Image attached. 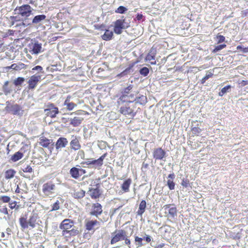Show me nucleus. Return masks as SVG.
Masks as SVG:
<instances>
[{
    "mask_svg": "<svg viewBox=\"0 0 248 248\" xmlns=\"http://www.w3.org/2000/svg\"><path fill=\"white\" fill-rule=\"evenodd\" d=\"M52 142V140L48 139L45 137H42L39 139V144L44 148H48Z\"/></svg>",
    "mask_w": 248,
    "mask_h": 248,
    "instance_id": "24",
    "label": "nucleus"
},
{
    "mask_svg": "<svg viewBox=\"0 0 248 248\" xmlns=\"http://www.w3.org/2000/svg\"><path fill=\"white\" fill-rule=\"evenodd\" d=\"M3 212L6 215H7L8 214L7 209L6 207L3 208Z\"/></svg>",
    "mask_w": 248,
    "mask_h": 248,
    "instance_id": "64",
    "label": "nucleus"
},
{
    "mask_svg": "<svg viewBox=\"0 0 248 248\" xmlns=\"http://www.w3.org/2000/svg\"><path fill=\"white\" fill-rule=\"evenodd\" d=\"M70 174L73 178L78 179L80 176L79 169L76 167L72 168L70 170Z\"/></svg>",
    "mask_w": 248,
    "mask_h": 248,
    "instance_id": "27",
    "label": "nucleus"
},
{
    "mask_svg": "<svg viewBox=\"0 0 248 248\" xmlns=\"http://www.w3.org/2000/svg\"><path fill=\"white\" fill-rule=\"evenodd\" d=\"M99 224V221L96 219L88 220L85 223V228L87 230L90 231L93 229L94 226Z\"/></svg>",
    "mask_w": 248,
    "mask_h": 248,
    "instance_id": "23",
    "label": "nucleus"
},
{
    "mask_svg": "<svg viewBox=\"0 0 248 248\" xmlns=\"http://www.w3.org/2000/svg\"><path fill=\"white\" fill-rule=\"evenodd\" d=\"M83 118H79L78 117H75L71 121L70 124L74 127L79 125L82 123Z\"/></svg>",
    "mask_w": 248,
    "mask_h": 248,
    "instance_id": "34",
    "label": "nucleus"
},
{
    "mask_svg": "<svg viewBox=\"0 0 248 248\" xmlns=\"http://www.w3.org/2000/svg\"><path fill=\"white\" fill-rule=\"evenodd\" d=\"M127 10V9L126 7L123 6H120L115 11V12L119 14H124Z\"/></svg>",
    "mask_w": 248,
    "mask_h": 248,
    "instance_id": "43",
    "label": "nucleus"
},
{
    "mask_svg": "<svg viewBox=\"0 0 248 248\" xmlns=\"http://www.w3.org/2000/svg\"><path fill=\"white\" fill-rule=\"evenodd\" d=\"M23 26L24 27H25L26 26V24L25 23H24L23 22H22L21 23L19 24H17L16 25V27L17 26Z\"/></svg>",
    "mask_w": 248,
    "mask_h": 248,
    "instance_id": "63",
    "label": "nucleus"
},
{
    "mask_svg": "<svg viewBox=\"0 0 248 248\" xmlns=\"http://www.w3.org/2000/svg\"><path fill=\"white\" fill-rule=\"evenodd\" d=\"M143 239L142 238L139 237L138 236H135V241L136 242H138V244H137L138 247H141L142 246V242Z\"/></svg>",
    "mask_w": 248,
    "mask_h": 248,
    "instance_id": "51",
    "label": "nucleus"
},
{
    "mask_svg": "<svg viewBox=\"0 0 248 248\" xmlns=\"http://www.w3.org/2000/svg\"><path fill=\"white\" fill-rule=\"evenodd\" d=\"M165 246V244L162 243V244H159L158 245H157L155 248H162L163 247H164Z\"/></svg>",
    "mask_w": 248,
    "mask_h": 248,
    "instance_id": "62",
    "label": "nucleus"
},
{
    "mask_svg": "<svg viewBox=\"0 0 248 248\" xmlns=\"http://www.w3.org/2000/svg\"><path fill=\"white\" fill-rule=\"evenodd\" d=\"M23 157V154L20 152H16L11 157V159L13 162H16Z\"/></svg>",
    "mask_w": 248,
    "mask_h": 248,
    "instance_id": "35",
    "label": "nucleus"
},
{
    "mask_svg": "<svg viewBox=\"0 0 248 248\" xmlns=\"http://www.w3.org/2000/svg\"><path fill=\"white\" fill-rule=\"evenodd\" d=\"M113 35V33L112 31L107 30L104 34L102 36L103 40L105 41H108L112 39Z\"/></svg>",
    "mask_w": 248,
    "mask_h": 248,
    "instance_id": "33",
    "label": "nucleus"
},
{
    "mask_svg": "<svg viewBox=\"0 0 248 248\" xmlns=\"http://www.w3.org/2000/svg\"><path fill=\"white\" fill-rule=\"evenodd\" d=\"M153 156L155 160H162L166 156V152L161 148H157L154 149Z\"/></svg>",
    "mask_w": 248,
    "mask_h": 248,
    "instance_id": "17",
    "label": "nucleus"
},
{
    "mask_svg": "<svg viewBox=\"0 0 248 248\" xmlns=\"http://www.w3.org/2000/svg\"><path fill=\"white\" fill-rule=\"evenodd\" d=\"M138 93V92H137L136 93L123 94L119 98L118 105H121V103H128L134 104L137 97L136 96Z\"/></svg>",
    "mask_w": 248,
    "mask_h": 248,
    "instance_id": "9",
    "label": "nucleus"
},
{
    "mask_svg": "<svg viewBox=\"0 0 248 248\" xmlns=\"http://www.w3.org/2000/svg\"><path fill=\"white\" fill-rule=\"evenodd\" d=\"M163 208L168 211V216L169 217H174L177 215V210L174 204H168L163 206Z\"/></svg>",
    "mask_w": 248,
    "mask_h": 248,
    "instance_id": "15",
    "label": "nucleus"
},
{
    "mask_svg": "<svg viewBox=\"0 0 248 248\" xmlns=\"http://www.w3.org/2000/svg\"><path fill=\"white\" fill-rule=\"evenodd\" d=\"M73 113L76 115H84L87 113L85 111L82 110H78L72 113L71 114Z\"/></svg>",
    "mask_w": 248,
    "mask_h": 248,
    "instance_id": "56",
    "label": "nucleus"
},
{
    "mask_svg": "<svg viewBox=\"0 0 248 248\" xmlns=\"http://www.w3.org/2000/svg\"><path fill=\"white\" fill-rule=\"evenodd\" d=\"M27 68V65L22 62H19L18 64L14 63L11 66H6L5 68L7 70L12 69L16 71H19L22 69H26Z\"/></svg>",
    "mask_w": 248,
    "mask_h": 248,
    "instance_id": "21",
    "label": "nucleus"
},
{
    "mask_svg": "<svg viewBox=\"0 0 248 248\" xmlns=\"http://www.w3.org/2000/svg\"><path fill=\"white\" fill-rule=\"evenodd\" d=\"M41 48L42 46L41 45L37 43H35L33 46L32 51L34 53L38 54L40 52Z\"/></svg>",
    "mask_w": 248,
    "mask_h": 248,
    "instance_id": "37",
    "label": "nucleus"
},
{
    "mask_svg": "<svg viewBox=\"0 0 248 248\" xmlns=\"http://www.w3.org/2000/svg\"><path fill=\"white\" fill-rule=\"evenodd\" d=\"M217 43H221L225 41V38L223 35H217Z\"/></svg>",
    "mask_w": 248,
    "mask_h": 248,
    "instance_id": "53",
    "label": "nucleus"
},
{
    "mask_svg": "<svg viewBox=\"0 0 248 248\" xmlns=\"http://www.w3.org/2000/svg\"><path fill=\"white\" fill-rule=\"evenodd\" d=\"M213 76V73L211 71H208L205 75L201 80V83L202 84H204L205 81L208 79L209 78L212 77Z\"/></svg>",
    "mask_w": 248,
    "mask_h": 248,
    "instance_id": "41",
    "label": "nucleus"
},
{
    "mask_svg": "<svg viewBox=\"0 0 248 248\" xmlns=\"http://www.w3.org/2000/svg\"><path fill=\"white\" fill-rule=\"evenodd\" d=\"M240 85L241 87H244L246 85H248V80H242L240 82L238 83Z\"/></svg>",
    "mask_w": 248,
    "mask_h": 248,
    "instance_id": "58",
    "label": "nucleus"
},
{
    "mask_svg": "<svg viewBox=\"0 0 248 248\" xmlns=\"http://www.w3.org/2000/svg\"><path fill=\"white\" fill-rule=\"evenodd\" d=\"M132 88H133L132 85H129L128 87H127L126 88L124 89L123 94H129V91L130 90H131Z\"/></svg>",
    "mask_w": 248,
    "mask_h": 248,
    "instance_id": "54",
    "label": "nucleus"
},
{
    "mask_svg": "<svg viewBox=\"0 0 248 248\" xmlns=\"http://www.w3.org/2000/svg\"><path fill=\"white\" fill-rule=\"evenodd\" d=\"M25 81V78L23 77H18L14 81V84L16 86L21 85Z\"/></svg>",
    "mask_w": 248,
    "mask_h": 248,
    "instance_id": "39",
    "label": "nucleus"
},
{
    "mask_svg": "<svg viewBox=\"0 0 248 248\" xmlns=\"http://www.w3.org/2000/svg\"><path fill=\"white\" fill-rule=\"evenodd\" d=\"M46 18V16L44 15H38L33 18L32 22L34 24H38L45 20Z\"/></svg>",
    "mask_w": 248,
    "mask_h": 248,
    "instance_id": "36",
    "label": "nucleus"
},
{
    "mask_svg": "<svg viewBox=\"0 0 248 248\" xmlns=\"http://www.w3.org/2000/svg\"><path fill=\"white\" fill-rule=\"evenodd\" d=\"M52 209L50 211H56L60 209V202L59 201H57L54 203H53L52 205Z\"/></svg>",
    "mask_w": 248,
    "mask_h": 248,
    "instance_id": "45",
    "label": "nucleus"
},
{
    "mask_svg": "<svg viewBox=\"0 0 248 248\" xmlns=\"http://www.w3.org/2000/svg\"><path fill=\"white\" fill-rule=\"evenodd\" d=\"M149 73V69L146 67H144L140 70V74L144 77L147 76L148 75Z\"/></svg>",
    "mask_w": 248,
    "mask_h": 248,
    "instance_id": "44",
    "label": "nucleus"
},
{
    "mask_svg": "<svg viewBox=\"0 0 248 248\" xmlns=\"http://www.w3.org/2000/svg\"><path fill=\"white\" fill-rule=\"evenodd\" d=\"M231 86L230 85H227L224 87H223L221 91L219 92L218 95L220 96H222L225 93L228 92L229 89H230Z\"/></svg>",
    "mask_w": 248,
    "mask_h": 248,
    "instance_id": "42",
    "label": "nucleus"
},
{
    "mask_svg": "<svg viewBox=\"0 0 248 248\" xmlns=\"http://www.w3.org/2000/svg\"><path fill=\"white\" fill-rule=\"evenodd\" d=\"M145 240L148 243H149L151 242V238H150V236H147L145 237Z\"/></svg>",
    "mask_w": 248,
    "mask_h": 248,
    "instance_id": "61",
    "label": "nucleus"
},
{
    "mask_svg": "<svg viewBox=\"0 0 248 248\" xmlns=\"http://www.w3.org/2000/svg\"><path fill=\"white\" fill-rule=\"evenodd\" d=\"M74 225V221L70 219H64L60 224L59 228L62 232L72 229Z\"/></svg>",
    "mask_w": 248,
    "mask_h": 248,
    "instance_id": "14",
    "label": "nucleus"
},
{
    "mask_svg": "<svg viewBox=\"0 0 248 248\" xmlns=\"http://www.w3.org/2000/svg\"><path fill=\"white\" fill-rule=\"evenodd\" d=\"M68 142V140L65 138L61 137L59 138L55 144L56 149L58 150L60 149L65 147Z\"/></svg>",
    "mask_w": 248,
    "mask_h": 248,
    "instance_id": "20",
    "label": "nucleus"
},
{
    "mask_svg": "<svg viewBox=\"0 0 248 248\" xmlns=\"http://www.w3.org/2000/svg\"><path fill=\"white\" fill-rule=\"evenodd\" d=\"M142 17L143 15L142 14H137L136 18L138 20L140 21L142 18Z\"/></svg>",
    "mask_w": 248,
    "mask_h": 248,
    "instance_id": "60",
    "label": "nucleus"
},
{
    "mask_svg": "<svg viewBox=\"0 0 248 248\" xmlns=\"http://www.w3.org/2000/svg\"><path fill=\"white\" fill-rule=\"evenodd\" d=\"M62 234L64 237L66 238H70L71 237L76 236L78 235L79 234V232L77 228H73L64 232H62Z\"/></svg>",
    "mask_w": 248,
    "mask_h": 248,
    "instance_id": "16",
    "label": "nucleus"
},
{
    "mask_svg": "<svg viewBox=\"0 0 248 248\" xmlns=\"http://www.w3.org/2000/svg\"><path fill=\"white\" fill-rule=\"evenodd\" d=\"M70 96H67L64 102V105L66 106L67 109L68 110H73L76 106L77 104L70 102Z\"/></svg>",
    "mask_w": 248,
    "mask_h": 248,
    "instance_id": "28",
    "label": "nucleus"
},
{
    "mask_svg": "<svg viewBox=\"0 0 248 248\" xmlns=\"http://www.w3.org/2000/svg\"><path fill=\"white\" fill-rule=\"evenodd\" d=\"M156 56V50L152 48L146 57V60L150 62V63L152 65H155L156 63L155 60Z\"/></svg>",
    "mask_w": 248,
    "mask_h": 248,
    "instance_id": "19",
    "label": "nucleus"
},
{
    "mask_svg": "<svg viewBox=\"0 0 248 248\" xmlns=\"http://www.w3.org/2000/svg\"><path fill=\"white\" fill-rule=\"evenodd\" d=\"M38 215L36 213H32L28 218L26 215L21 216L19 218V223L22 230L33 229L38 224L37 220Z\"/></svg>",
    "mask_w": 248,
    "mask_h": 248,
    "instance_id": "1",
    "label": "nucleus"
},
{
    "mask_svg": "<svg viewBox=\"0 0 248 248\" xmlns=\"http://www.w3.org/2000/svg\"><path fill=\"white\" fill-rule=\"evenodd\" d=\"M72 140L70 142V147L71 150L77 151L81 148V144L79 142V138L76 136H72Z\"/></svg>",
    "mask_w": 248,
    "mask_h": 248,
    "instance_id": "18",
    "label": "nucleus"
},
{
    "mask_svg": "<svg viewBox=\"0 0 248 248\" xmlns=\"http://www.w3.org/2000/svg\"><path fill=\"white\" fill-rule=\"evenodd\" d=\"M192 133L196 135H199L202 131V129L198 127H194L192 129Z\"/></svg>",
    "mask_w": 248,
    "mask_h": 248,
    "instance_id": "52",
    "label": "nucleus"
},
{
    "mask_svg": "<svg viewBox=\"0 0 248 248\" xmlns=\"http://www.w3.org/2000/svg\"><path fill=\"white\" fill-rule=\"evenodd\" d=\"M11 198L10 197L8 196H1L0 197V201L2 202L3 203H7L9 202L10 201Z\"/></svg>",
    "mask_w": 248,
    "mask_h": 248,
    "instance_id": "46",
    "label": "nucleus"
},
{
    "mask_svg": "<svg viewBox=\"0 0 248 248\" xmlns=\"http://www.w3.org/2000/svg\"><path fill=\"white\" fill-rule=\"evenodd\" d=\"M42 76L41 75L34 74L30 77L27 82V88L29 90H34L38 84V83L41 81Z\"/></svg>",
    "mask_w": 248,
    "mask_h": 248,
    "instance_id": "8",
    "label": "nucleus"
},
{
    "mask_svg": "<svg viewBox=\"0 0 248 248\" xmlns=\"http://www.w3.org/2000/svg\"><path fill=\"white\" fill-rule=\"evenodd\" d=\"M16 174V171L14 169H9L4 172V177L6 180L11 179L14 177Z\"/></svg>",
    "mask_w": 248,
    "mask_h": 248,
    "instance_id": "30",
    "label": "nucleus"
},
{
    "mask_svg": "<svg viewBox=\"0 0 248 248\" xmlns=\"http://www.w3.org/2000/svg\"><path fill=\"white\" fill-rule=\"evenodd\" d=\"M226 47V45H225V44H222V45L217 46L213 50L212 52L214 53H216Z\"/></svg>",
    "mask_w": 248,
    "mask_h": 248,
    "instance_id": "47",
    "label": "nucleus"
},
{
    "mask_svg": "<svg viewBox=\"0 0 248 248\" xmlns=\"http://www.w3.org/2000/svg\"><path fill=\"white\" fill-rule=\"evenodd\" d=\"M9 207L11 209H15L16 210H18L20 208L21 206L20 205L17 204V202L16 201H13L12 202H9Z\"/></svg>",
    "mask_w": 248,
    "mask_h": 248,
    "instance_id": "38",
    "label": "nucleus"
},
{
    "mask_svg": "<svg viewBox=\"0 0 248 248\" xmlns=\"http://www.w3.org/2000/svg\"><path fill=\"white\" fill-rule=\"evenodd\" d=\"M89 195L92 199L96 200L99 199L102 195V192L99 189V184L96 185L95 188H89Z\"/></svg>",
    "mask_w": 248,
    "mask_h": 248,
    "instance_id": "13",
    "label": "nucleus"
},
{
    "mask_svg": "<svg viewBox=\"0 0 248 248\" xmlns=\"http://www.w3.org/2000/svg\"><path fill=\"white\" fill-rule=\"evenodd\" d=\"M23 190L20 189L18 186V185L17 186L15 190V192L16 193H23Z\"/></svg>",
    "mask_w": 248,
    "mask_h": 248,
    "instance_id": "59",
    "label": "nucleus"
},
{
    "mask_svg": "<svg viewBox=\"0 0 248 248\" xmlns=\"http://www.w3.org/2000/svg\"><path fill=\"white\" fill-rule=\"evenodd\" d=\"M236 48L237 50H241L243 53L248 52V46L247 47L243 48L241 46H238Z\"/></svg>",
    "mask_w": 248,
    "mask_h": 248,
    "instance_id": "55",
    "label": "nucleus"
},
{
    "mask_svg": "<svg viewBox=\"0 0 248 248\" xmlns=\"http://www.w3.org/2000/svg\"><path fill=\"white\" fill-rule=\"evenodd\" d=\"M32 70L33 72H34V71H39L42 73H43V72H42L43 71V67L40 65H37V66H36L35 67H34L32 69Z\"/></svg>",
    "mask_w": 248,
    "mask_h": 248,
    "instance_id": "57",
    "label": "nucleus"
},
{
    "mask_svg": "<svg viewBox=\"0 0 248 248\" xmlns=\"http://www.w3.org/2000/svg\"><path fill=\"white\" fill-rule=\"evenodd\" d=\"M15 11H18L17 14L23 17L27 18L31 14L32 8L30 5L24 4L16 7Z\"/></svg>",
    "mask_w": 248,
    "mask_h": 248,
    "instance_id": "7",
    "label": "nucleus"
},
{
    "mask_svg": "<svg viewBox=\"0 0 248 248\" xmlns=\"http://www.w3.org/2000/svg\"><path fill=\"white\" fill-rule=\"evenodd\" d=\"M168 177L171 179L168 180L167 185L170 190H173L175 187V183L172 181V179L174 178V174L173 173L170 174Z\"/></svg>",
    "mask_w": 248,
    "mask_h": 248,
    "instance_id": "32",
    "label": "nucleus"
},
{
    "mask_svg": "<svg viewBox=\"0 0 248 248\" xmlns=\"http://www.w3.org/2000/svg\"><path fill=\"white\" fill-rule=\"evenodd\" d=\"M123 241H124V243L127 245L129 248H131V242L129 238L127 236L126 234L124 237Z\"/></svg>",
    "mask_w": 248,
    "mask_h": 248,
    "instance_id": "49",
    "label": "nucleus"
},
{
    "mask_svg": "<svg viewBox=\"0 0 248 248\" xmlns=\"http://www.w3.org/2000/svg\"><path fill=\"white\" fill-rule=\"evenodd\" d=\"M16 31L13 30H8L5 32H4L2 35L3 38H6L10 36H13Z\"/></svg>",
    "mask_w": 248,
    "mask_h": 248,
    "instance_id": "40",
    "label": "nucleus"
},
{
    "mask_svg": "<svg viewBox=\"0 0 248 248\" xmlns=\"http://www.w3.org/2000/svg\"><path fill=\"white\" fill-rule=\"evenodd\" d=\"M107 155V153H106L102 155L97 159L93 160H87V161L82 162L81 164L90 166V168L100 169L103 164V161L105 158L106 157Z\"/></svg>",
    "mask_w": 248,
    "mask_h": 248,
    "instance_id": "6",
    "label": "nucleus"
},
{
    "mask_svg": "<svg viewBox=\"0 0 248 248\" xmlns=\"http://www.w3.org/2000/svg\"><path fill=\"white\" fill-rule=\"evenodd\" d=\"M56 186L52 180L44 182L42 186L43 196L45 198H50L55 193Z\"/></svg>",
    "mask_w": 248,
    "mask_h": 248,
    "instance_id": "3",
    "label": "nucleus"
},
{
    "mask_svg": "<svg viewBox=\"0 0 248 248\" xmlns=\"http://www.w3.org/2000/svg\"><path fill=\"white\" fill-rule=\"evenodd\" d=\"M103 212L102 206L98 202L93 203L91 205L89 214L92 216L98 217Z\"/></svg>",
    "mask_w": 248,
    "mask_h": 248,
    "instance_id": "12",
    "label": "nucleus"
},
{
    "mask_svg": "<svg viewBox=\"0 0 248 248\" xmlns=\"http://www.w3.org/2000/svg\"><path fill=\"white\" fill-rule=\"evenodd\" d=\"M146 207V202L145 200H142L140 203L139 207L137 214L138 215L142 216L145 212Z\"/></svg>",
    "mask_w": 248,
    "mask_h": 248,
    "instance_id": "26",
    "label": "nucleus"
},
{
    "mask_svg": "<svg viewBox=\"0 0 248 248\" xmlns=\"http://www.w3.org/2000/svg\"><path fill=\"white\" fill-rule=\"evenodd\" d=\"M119 106V112L121 114L130 118H134L137 114V111L135 110L136 107L134 104L128 103H121Z\"/></svg>",
    "mask_w": 248,
    "mask_h": 248,
    "instance_id": "2",
    "label": "nucleus"
},
{
    "mask_svg": "<svg viewBox=\"0 0 248 248\" xmlns=\"http://www.w3.org/2000/svg\"><path fill=\"white\" fill-rule=\"evenodd\" d=\"M24 172L31 173L33 172V169L30 165H27L26 167L22 169Z\"/></svg>",
    "mask_w": 248,
    "mask_h": 248,
    "instance_id": "48",
    "label": "nucleus"
},
{
    "mask_svg": "<svg viewBox=\"0 0 248 248\" xmlns=\"http://www.w3.org/2000/svg\"><path fill=\"white\" fill-rule=\"evenodd\" d=\"M132 182L131 178H128L124 181L121 186L123 192L126 193L129 191V187L132 184Z\"/></svg>",
    "mask_w": 248,
    "mask_h": 248,
    "instance_id": "22",
    "label": "nucleus"
},
{
    "mask_svg": "<svg viewBox=\"0 0 248 248\" xmlns=\"http://www.w3.org/2000/svg\"><path fill=\"white\" fill-rule=\"evenodd\" d=\"M85 191L83 189L75 191L72 194V196L75 199H81L85 196Z\"/></svg>",
    "mask_w": 248,
    "mask_h": 248,
    "instance_id": "31",
    "label": "nucleus"
},
{
    "mask_svg": "<svg viewBox=\"0 0 248 248\" xmlns=\"http://www.w3.org/2000/svg\"><path fill=\"white\" fill-rule=\"evenodd\" d=\"M8 20V24L9 27H12L16 22L20 21L21 19L18 16H10L9 17H6Z\"/></svg>",
    "mask_w": 248,
    "mask_h": 248,
    "instance_id": "29",
    "label": "nucleus"
},
{
    "mask_svg": "<svg viewBox=\"0 0 248 248\" xmlns=\"http://www.w3.org/2000/svg\"><path fill=\"white\" fill-rule=\"evenodd\" d=\"M126 234V232L123 229L115 230L111 233L110 244L113 245L119 241H123Z\"/></svg>",
    "mask_w": 248,
    "mask_h": 248,
    "instance_id": "5",
    "label": "nucleus"
},
{
    "mask_svg": "<svg viewBox=\"0 0 248 248\" xmlns=\"http://www.w3.org/2000/svg\"><path fill=\"white\" fill-rule=\"evenodd\" d=\"M123 16L121 19L116 20L114 23V32L117 34L122 33L123 29H126L130 26V22H126L125 19Z\"/></svg>",
    "mask_w": 248,
    "mask_h": 248,
    "instance_id": "4",
    "label": "nucleus"
},
{
    "mask_svg": "<svg viewBox=\"0 0 248 248\" xmlns=\"http://www.w3.org/2000/svg\"><path fill=\"white\" fill-rule=\"evenodd\" d=\"M181 185L185 187H187L189 185V181L187 179H183L182 182H181Z\"/></svg>",
    "mask_w": 248,
    "mask_h": 248,
    "instance_id": "50",
    "label": "nucleus"
},
{
    "mask_svg": "<svg viewBox=\"0 0 248 248\" xmlns=\"http://www.w3.org/2000/svg\"><path fill=\"white\" fill-rule=\"evenodd\" d=\"M6 109L9 113L14 115L21 116L23 115V110L21 107L17 104L7 106Z\"/></svg>",
    "mask_w": 248,
    "mask_h": 248,
    "instance_id": "11",
    "label": "nucleus"
},
{
    "mask_svg": "<svg viewBox=\"0 0 248 248\" xmlns=\"http://www.w3.org/2000/svg\"><path fill=\"white\" fill-rule=\"evenodd\" d=\"M44 112L46 116L54 118L56 117L59 111L58 108L56 107L54 104L49 103L46 106V108L44 109Z\"/></svg>",
    "mask_w": 248,
    "mask_h": 248,
    "instance_id": "10",
    "label": "nucleus"
},
{
    "mask_svg": "<svg viewBox=\"0 0 248 248\" xmlns=\"http://www.w3.org/2000/svg\"><path fill=\"white\" fill-rule=\"evenodd\" d=\"M147 102V97L146 96L141 95L139 97H136V100L134 103V105L136 107L137 104H139L141 105H144Z\"/></svg>",
    "mask_w": 248,
    "mask_h": 248,
    "instance_id": "25",
    "label": "nucleus"
}]
</instances>
